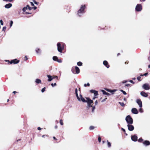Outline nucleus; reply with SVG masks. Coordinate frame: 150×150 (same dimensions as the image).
<instances>
[{"label": "nucleus", "mask_w": 150, "mask_h": 150, "mask_svg": "<svg viewBox=\"0 0 150 150\" xmlns=\"http://www.w3.org/2000/svg\"><path fill=\"white\" fill-rule=\"evenodd\" d=\"M86 102H84L87 103V108L89 109L91 107H92V112H93L94 111V110L96 108L95 106H92V105L93 104V101L89 98H86Z\"/></svg>", "instance_id": "1"}, {"label": "nucleus", "mask_w": 150, "mask_h": 150, "mask_svg": "<svg viewBox=\"0 0 150 150\" xmlns=\"http://www.w3.org/2000/svg\"><path fill=\"white\" fill-rule=\"evenodd\" d=\"M125 120L128 124H132L133 123V120L130 115H128L126 117Z\"/></svg>", "instance_id": "2"}, {"label": "nucleus", "mask_w": 150, "mask_h": 150, "mask_svg": "<svg viewBox=\"0 0 150 150\" xmlns=\"http://www.w3.org/2000/svg\"><path fill=\"white\" fill-rule=\"evenodd\" d=\"M57 46L58 51L60 52H62L64 48V44H62L61 45L60 43H58L57 44Z\"/></svg>", "instance_id": "3"}, {"label": "nucleus", "mask_w": 150, "mask_h": 150, "mask_svg": "<svg viewBox=\"0 0 150 150\" xmlns=\"http://www.w3.org/2000/svg\"><path fill=\"white\" fill-rule=\"evenodd\" d=\"M85 8V6H82L80 9L78 10V14L79 16H80L81 14L83 13V11Z\"/></svg>", "instance_id": "4"}, {"label": "nucleus", "mask_w": 150, "mask_h": 150, "mask_svg": "<svg viewBox=\"0 0 150 150\" xmlns=\"http://www.w3.org/2000/svg\"><path fill=\"white\" fill-rule=\"evenodd\" d=\"M74 69L75 70V71H76V73L77 74H78L79 73L80 70H79V68L78 67L76 66L75 67V68L74 67H73L72 68V71L73 72V73H74V74L75 73L74 71Z\"/></svg>", "instance_id": "5"}, {"label": "nucleus", "mask_w": 150, "mask_h": 150, "mask_svg": "<svg viewBox=\"0 0 150 150\" xmlns=\"http://www.w3.org/2000/svg\"><path fill=\"white\" fill-rule=\"evenodd\" d=\"M143 88L146 90H149L150 89V87L148 84L145 83L142 86Z\"/></svg>", "instance_id": "6"}, {"label": "nucleus", "mask_w": 150, "mask_h": 150, "mask_svg": "<svg viewBox=\"0 0 150 150\" xmlns=\"http://www.w3.org/2000/svg\"><path fill=\"white\" fill-rule=\"evenodd\" d=\"M136 10L137 11H140L142 10V6L141 4H137L136 7Z\"/></svg>", "instance_id": "7"}, {"label": "nucleus", "mask_w": 150, "mask_h": 150, "mask_svg": "<svg viewBox=\"0 0 150 150\" xmlns=\"http://www.w3.org/2000/svg\"><path fill=\"white\" fill-rule=\"evenodd\" d=\"M127 127L128 130L130 131H132L134 129V127L131 124H128Z\"/></svg>", "instance_id": "8"}, {"label": "nucleus", "mask_w": 150, "mask_h": 150, "mask_svg": "<svg viewBox=\"0 0 150 150\" xmlns=\"http://www.w3.org/2000/svg\"><path fill=\"white\" fill-rule=\"evenodd\" d=\"M136 102L139 105V107L140 108H141L142 106V102L141 100L139 99H137L136 100Z\"/></svg>", "instance_id": "9"}, {"label": "nucleus", "mask_w": 150, "mask_h": 150, "mask_svg": "<svg viewBox=\"0 0 150 150\" xmlns=\"http://www.w3.org/2000/svg\"><path fill=\"white\" fill-rule=\"evenodd\" d=\"M132 112L134 114H137L138 113V111L137 109L135 108H134L132 109Z\"/></svg>", "instance_id": "10"}, {"label": "nucleus", "mask_w": 150, "mask_h": 150, "mask_svg": "<svg viewBox=\"0 0 150 150\" xmlns=\"http://www.w3.org/2000/svg\"><path fill=\"white\" fill-rule=\"evenodd\" d=\"M90 92L91 93H93L95 96H96L98 95V92L97 91L94 90H91L90 91Z\"/></svg>", "instance_id": "11"}, {"label": "nucleus", "mask_w": 150, "mask_h": 150, "mask_svg": "<svg viewBox=\"0 0 150 150\" xmlns=\"http://www.w3.org/2000/svg\"><path fill=\"white\" fill-rule=\"evenodd\" d=\"M131 139L133 141L136 142L137 140V137L135 135L132 136H131Z\"/></svg>", "instance_id": "12"}, {"label": "nucleus", "mask_w": 150, "mask_h": 150, "mask_svg": "<svg viewBox=\"0 0 150 150\" xmlns=\"http://www.w3.org/2000/svg\"><path fill=\"white\" fill-rule=\"evenodd\" d=\"M19 62L18 60H17L16 59H15L14 60H11L10 62V64H11L13 63L14 64H17Z\"/></svg>", "instance_id": "13"}, {"label": "nucleus", "mask_w": 150, "mask_h": 150, "mask_svg": "<svg viewBox=\"0 0 150 150\" xmlns=\"http://www.w3.org/2000/svg\"><path fill=\"white\" fill-rule=\"evenodd\" d=\"M28 9L29 10L31 9V8L28 5H27L26 7H24L23 9V10L24 12L27 9Z\"/></svg>", "instance_id": "14"}, {"label": "nucleus", "mask_w": 150, "mask_h": 150, "mask_svg": "<svg viewBox=\"0 0 150 150\" xmlns=\"http://www.w3.org/2000/svg\"><path fill=\"white\" fill-rule=\"evenodd\" d=\"M140 94L142 96L144 97H147L148 96L147 94L143 91L141 92Z\"/></svg>", "instance_id": "15"}, {"label": "nucleus", "mask_w": 150, "mask_h": 150, "mask_svg": "<svg viewBox=\"0 0 150 150\" xmlns=\"http://www.w3.org/2000/svg\"><path fill=\"white\" fill-rule=\"evenodd\" d=\"M12 6V4L11 3H9L6 4L5 6V7L6 8H9Z\"/></svg>", "instance_id": "16"}, {"label": "nucleus", "mask_w": 150, "mask_h": 150, "mask_svg": "<svg viewBox=\"0 0 150 150\" xmlns=\"http://www.w3.org/2000/svg\"><path fill=\"white\" fill-rule=\"evenodd\" d=\"M103 64L105 65L107 68H109V66L108 65V62L106 61H104L103 62Z\"/></svg>", "instance_id": "17"}, {"label": "nucleus", "mask_w": 150, "mask_h": 150, "mask_svg": "<svg viewBox=\"0 0 150 150\" xmlns=\"http://www.w3.org/2000/svg\"><path fill=\"white\" fill-rule=\"evenodd\" d=\"M79 96L80 98V101H81L83 102H86V100H85L83 98L81 95H80Z\"/></svg>", "instance_id": "18"}, {"label": "nucleus", "mask_w": 150, "mask_h": 150, "mask_svg": "<svg viewBox=\"0 0 150 150\" xmlns=\"http://www.w3.org/2000/svg\"><path fill=\"white\" fill-rule=\"evenodd\" d=\"M75 93H76V97H77V98L78 99V100L79 101H80V98L79 97L78 95V93H77V92H78V90H77V88H76L75 89Z\"/></svg>", "instance_id": "19"}, {"label": "nucleus", "mask_w": 150, "mask_h": 150, "mask_svg": "<svg viewBox=\"0 0 150 150\" xmlns=\"http://www.w3.org/2000/svg\"><path fill=\"white\" fill-rule=\"evenodd\" d=\"M47 76L48 78V81H51L53 79V78H52V76L50 75H47Z\"/></svg>", "instance_id": "20"}, {"label": "nucleus", "mask_w": 150, "mask_h": 150, "mask_svg": "<svg viewBox=\"0 0 150 150\" xmlns=\"http://www.w3.org/2000/svg\"><path fill=\"white\" fill-rule=\"evenodd\" d=\"M105 90L107 91H108L110 93H113L115 92L116 91V90L115 89L111 90L107 88L105 89Z\"/></svg>", "instance_id": "21"}, {"label": "nucleus", "mask_w": 150, "mask_h": 150, "mask_svg": "<svg viewBox=\"0 0 150 150\" xmlns=\"http://www.w3.org/2000/svg\"><path fill=\"white\" fill-rule=\"evenodd\" d=\"M101 91L102 92L103 94L106 95L107 96H109L110 95V93L106 92L104 90H102Z\"/></svg>", "instance_id": "22"}, {"label": "nucleus", "mask_w": 150, "mask_h": 150, "mask_svg": "<svg viewBox=\"0 0 150 150\" xmlns=\"http://www.w3.org/2000/svg\"><path fill=\"white\" fill-rule=\"evenodd\" d=\"M143 144L146 145H148L150 144L149 141H145L143 142Z\"/></svg>", "instance_id": "23"}, {"label": "nucleus", "mask_w": 150, "mask_h": 150, "mask_svg": "<svg viewBox=\"0 0 150 150\" xmlns=\"http://www.w3.org/2000/svg\"><path fill=\"white\" fill-rule=\"evenodd\" d=\"M41 80L38 79H36L35 80V82L37 83H39L41 82Z\"/></svg>", "instance_id": "24"}, {"label": "nucleus", "mask_w": 150, "mask_h": 150, "mask_svg": "<svg viewBox=\"0 0 150 150\" xmlns=\"http://www.w3.org/2000/svg\"><path fill=\"white\" fill-rule=\"evenodd\" d=\"M58 59V57L57 56H54L53 57V60L55 61H57Z\"/></svg>", "instance_id": "25"}, {"label": "nucleus", "mask_w": 150, "mask_h": 150, "mask_svg": "<svg viewBox=\"0 0 150 150\" xmlns=\"http://www.w3.org/2000/svg\"><path fill=\"white\" fill-rule=\"evenodd\" d=\"M77 64L78 66H81L82 65V63L81 62H79L77 63Z\"/></svg>", "instance_id": "26"}, {"label": "nucleus", "mask_w": 150, "mask_h": 150, "mask_svg": "<svg viewBox=\"0 0 150 150\" xmlns=\"http://www.w3.org/2000/svg\"><path fill=\"white\" fill-rule=\"evenodd\" d=\"M95 128V127L93 126H91L89 127V129L91 130H93Z\"/></svg>", "instance_id": "27"}, {"label": "nucleus", "mask_w": 150, "mask_h": 150, "mask_svg": "<svg viewBox=\"0 0 150 150\" xmlns=\"http://www.w3.org/2000/svg\"><path fill=\"white\" fill-rule=\"evenodd\" d=\"M36 51L37 53H40L41 52L40 50L39 49H36Z\"/></svg>", "instance_id": "28"}, {"label": "nucleus", "mask_w": 150, "mask_h": 150, "mask_svg": "<svg viewBox=\"0 0 150 150\" xmlns=\"http://www.w3.org/2000/svg\"><path fill=\"white\" fill-rule=\"evenodd\" d=\"M108 142V147H110L111 146L110 143L109 142L108 140L107 141Z\"/></svg>", "instance_id": "29"}, {"label": "nucleus", "mask_w": 150, "mask_h": 150, "mask_svg": "<svg viewBox=\"0 0 150 150\" xmlns=\"http://www.w3.org/2000/svg\"><path fill=\"white\" fill-rule=\"evenodd\" d=\"M119 103L122 106H123L125 105V104L123 103L119 102Z\"/></svg>", "instance_id": "30"}, {"label": "nucleus", "mask_w": 150, "mask_h": 150, "mask_svg": "<svg viewBox=\"0 0 150 150\" xmlns=\"http://www.w3.org/2000/svg\"><path fill=\"white\" fill-rule=\"evenodd\" d=\"M120 91L121 92H122L124 95L126 94V92L125 91H123V90H120Z\"/></svg>", "instance_id": "31"}, {"label": "nucleus", "mask_w": 150, "mask_h": 150, "mask_svg": "<svg viewBox=\"0 0 150 150\" xmlns=\"http://www.w3.org/2000/svg\"><path fill=\"white\" fill-rule=\"evenodd\" d=\"M139 111L140 112H141V113H142L143 112V110L141 108H140L139 110Z\"/></svg>", "instance_id": "32"}, {"label": "nucleus", "mask_w": 150, "mask_h": 150, "mask_svg": "<svg viewBox=\"0 0 150 150\" xmlns=\"http://www.w3.org/2000/svg\"><path fill=\"white\" fill-rule=\"evenodd\" d=\"M59 63H61L62 62V61L61 59H58L57 60V61Z\"/></svg>", "instance_id": "33"}, {"label": "nucleus", "mask_w": 150, "mask_h": 150, "mask_svg": "<svg viewBox=\"0 0 150 150\" xmlns=\"http://www.w3.org/2000/svg\"><path fill=\"white\" fill-rule=\"evenodd\" d=\"M60 123L62 125H63V123L62 122V120H60L59 121Z\"/></svg>", "instance_id": "34"}, {"label": "nucleus", "mask_w": 150, "mask_h": 150, "mask_svg": "<svg viewBox=\"0 0 150 150\" xmlns=\"http://www.w3.org/2000/svg\"><path fill=\"white\" fill-rule=\"evenodd\" d=\"M87 86H90V84H89V83H88L87 84H84V86L85 87H86Z\"/></svg>", "instance_id": "35"}, {"label": "nucleus", "mask_w": 150, "mask_h": 150, "mask_svg": "<svg viewBox=\"0 0 150 150\" xmlns=\"http://www.w3.org/2000/svg\"><path fill=\"white\" fill-rule=\"evenodd\" d=\"M45 87L42 88L41 90V91L42 92H44L45 91Z\"/></svg>", "instance_id": "36"}, {"label": "nucleus", "mask_w": 150, "mask_h": 150, "mask_svg": "<svg viewBox=\"0 0 150 150\" xmlns=\"http://www.w3.org/2000/svg\"><path fill=\"white\" fill-rule=\"evenodd\" d=\"M107 99V98H104V99H103L101 101V102L103 103V102L105 101H106V100Z\"/></svg>", "instance_id": "37"}, {"label": "nucleus", "mask_w": 150, "mask_h": 150, "mask_svg": "<svg viewBox=\"0 0 150 150\" xmlns=\"http://www.w3.org/2000/svg\"><path fill=\"white\" fill-rule=\"evenodd\" d=\"M13 24V22L12 21H11L10 22V27H11L12 26Z\"/></svg>", "instance_id": "38"}, {"label": "nucleus", "mask_w": 150, "mask_h": 150, "mask_svg": "<svg viewBox=\"0 0 150 150\" xmlns=\"http://www.w3.org/2000/svg\"><path fill=\"white\" fill-rule=\"evenodd\" d=\"M143 141V139L142 138H140L138 140V141L139 142H142Z\"/></svg>", "instance_id": "39"}, {"label": "nucleus", "mask_w": 150, "mask_h": 150, "mask_svg": "<svg viewBox=\"0 0 150 150\" xmlns=\"http://www.w3.org/2000/svg\"><path fill=\"white\" fill-rule=\"evenodd\" d=\"M56 83H52L51 84V85L53 87L54 86H55L56 85Z\"/></svg>", "instance_id": "40"}, {"label": "nucleus", "mask_w": 150, "mask_h": 150, "mask_svg": "<svg viewBox=\"0 0 150 150\" xmlns=\"http://www.w3.org/2000/svg\"><path fill=\"white\" fill-rule=\"evenodd\" d=\"M98 140L99 142H100L101 140V138L100 137H99L98 138Z\"/></svg>", "instance_id": "41"}, {"label": "nucleus", "mask_w": 150, "mask_h": 150, "mask_svg": "<svg viewBox=\"0 0 150 150\" xmlns=\"http://www.w3.org/2000/svg\"><path fill=\"white\" fill-rule=\"evenodd\" d=\"M6 27H4L3 28L2 30L3 31H5L6 30Z\"/></svg>", "instance_id": "42"}, {"label": "nucleus", "mask_w": 150, "mask_h": 150, "mask_svg": "<svg viewBox=\"0 0 150 150\" xmlns=\"http://www.w3.org/2000/svg\"><path fill=\"white\" fill-rule=\"evenodd\" d=\"M0 22L1 24L2 25H3V21L2 20H1L0 21Z\"/></svg>", "instance_id": "43"}, {"label": "nucleus", "mask_w": 150, "mask_h": 150, "mask_svg": "<svg viewBox=\"0 0 150 150\" xmlns=\"http://www.w3.org/2000/svg\"><path fill=\"white\" fill-rule=\"evenodd\" d=\"M98 101H97V100H96L95 101V105H97V104H98Z\"/></svg>", "instance_id": "44"}, {"label": "nucleus", "mask_w": 150, "mask_h": 150, "mask_svg": "<svg viewBox=\"0 0 150 150\" xmlns=\"http://www.w3.org/2000/svg\"><path fill=\"white\" fill-rule=\"evenodd\" d=\"M127 82V81L125 80V81H122V83H126Z\"/></svg>", "instance_id": "45"}, {"label": "nucleus", "mask_w": 150, "mask_h": 150, "mask_svg": "<svg viewBox=\"0 0 150 150\" xmlns=\"http://www.w3.org/2000/svg\"><path fill=\"white\" fill-rule=\"evenodd\" d=\"M34 3L36 4H38V3L36 1H35L34 0Z\"/></svg>", "instance_id": "46"}, {"label": "nucleus", "mask_w": 150, "mask_h": 150, "mask_svg": "<svg viewBox=\"0 0 150 150\" xmlns=\"http://www.w3.org/2000/svg\"><path fill=\"white\" fill-rule=\"evenodd\" d=\"M4 1H8L9 2H11L13 1V0H3Z\"/></svg>", "instance_id": "47"}, {"label": "nucleus", "mask_w": 150, "mask_h": 150, "mask_svg": "<svg viewBox=\"0 0 150 150\" xmlns=\"http://www.w3.org/2000/svg\"><path fill=\"white\" fill-rule=\"evenodd\" d=\"M140 78H141V77H138L137 78V79L139 80V81H141V79H140Z\"/></svg>", "instance_id": "48"}, {"label": "nucleus", "mask_w": 150, "mask_h": 150, "mask_svg": "<svg viewBox=\"0 0 150 150\" xmlns=\"http://www.w3.org/2000/svg\"><path fill=\"white\" fill-rule=\"evenodd\" d=\"M97 97H96V96H94V97L92 99L95 100L96 99V98Z\"/></svg>", "instance_id": "49"}, {"label": "nucleus", "mask_w": 150, "mask_h": 150, "mask_svg": "<svg viewBox=\"0 0 150 150\" xmlns=\"http://www.w3.org/2000/svg\"><path fill=\"white\" fill-rule=\"evenodd\" d=\"M130 86L129 84H126L125 85V86Z\"/></svg>", "instance_id": "50"}, {"label": "nucleus", "mask_w": 150, "mask_h": 150, "mask_svg": "<svg viewBox=\"0 0 150 150\" xmlns=\"http://www.w3.org/2000/svg\"><path fill=\"white\" fill-rule=\"evenodd\" d=\"M129 81L131 82V83H134V82H133V81L132 80H130Z\"/></svg>", "instance_id": "51"}, {"label": "nucleus", "mask_w": 150, "mask_h": 150, "mask_svg": "<svg viewBox=\"0 0 150 150\" xmlns=\"http://www.w3.org/2000/svg\"><path fill=\"white\" fill-rule=\"evenodd\" d=\"M52 78H57V77L56 76H53V77H52Z\"/></svg>", "instance_id": "52"}, {"label": "nucleus", "mask_w": 150, "mask_h": 150, "mask_svg": "<svg viewBox=\"0 0 150 150\" xmlns=\"http://www.w3.org/2000/svg\"><path fill=\"white\" fill-rule=\"evenodd\" d=\"M30 3H31V5L32 6H34V4H33V2H31Z\"/></svg>", "instance_id": "53"}, {"label": "nucleus", "mask_w": 150, "mask_h": 150, "mask_svg": "<svg viewBox=\"0 0 150 150\" xmlns=\"http://www.w3.org/2000/svg\"><path fill=\"white\" fill-rule=\"evenodd\" d=\"M38 130H40L41 129V128L40 127H38Z\"/></svg>", "instance_id": "54"}, {"label": "nucleus", "mask_w": 150, "mask_h": 150, "mask_svg": "<svg viewBox=\"0 0 150 150\" xmlns=\"http://www.w3.org/2000/svg\"><path fill=\"white\" fill-rule=\"evenodd\" d=\"M147 74H148V73H145V74H144V76H146V75H147Z\"/></svg>", "instance_id": "55"}, {"label": "nucleus", "mask_w": 150, "mask_h": 150, "mask_svg": "<svg viewBox=\"0 0 150 150\" xmlns=\"http://www.w3.org/2000/svg\"><path fill=\"white\" fill-rule=\"evenodd\" d=\"M122 129L123 130V131L124 132H125V129H124L123 128H122Z\"/></svg>", "instance_id": "56"}, {"label": "nucleus", "mask_w": 150, "mask_h": 150, "mask_svg": "<svg viewBox=\"0 0 150 150\" xmlns=\"http://www.w3.org/2000/svg\"><path fill=\"white\" fill-rule=\"evenodd\" d=\"M34 10H35L37 8V7H34Z\"/></svg>", "instance_id": "57"}, {"label": "nucleus", "mask_w": 150, "mask_h": 150, "mask_svg": "<svg viewBox=\"0 0 150 150\" xmlns=\"http://www.w3.org/2000/svg\"><path fill=\"white\" fill-rule=\"evenodd\" d=\"M16 92V91H14L13 92V93L15 94Z\"/></svg>", "instance_id": "58"}, {"label": "nucleus", "mask_w": 150, "mask_h": 150, "mask_svg": "<svg viewBox=\"0 0 150 150\" xmlns=\"http://www.w3.org/2000/svg\"><path fill=\"white\" fill-rule=\"evenodd\" d=\"M25 58H26V60H27L28 59V58H27V57L26 56H25Z\"/></svg>", "instance_id": "59"}, {"label": "nucleus", "mask_w": 150, "mask_h": 150, "mask_svg": "<svg viewBox=\"0 0 150 150\" xmlns=\"http://www.w3.org/2000/svg\"><path fill=\"white\" fill-rule=\"evenodd\" d=\"M124 100L125 101H126V98H124Z\"/></svg>", "instance_id": "60"}, {"label": "nucleus", "mask_w": 150, "mask_h": 150, "mask_svg": "<svg viewBox=\"0 0 150 150\" xmlns=\"http://www.w3.org/2000/svg\"><path fill=\"white\" fill-rule=\"evenodd\" d=\"M102 142H103V144H104L105 143V141H103Z\"/></svg>", "instance_id": "61"}, {"label": "nucleus", "mask_w": 150, "mask_h": 150, "mask_svg": "<svg viewBox=\"0 0 150 150\" xmlns=\"http://www.w3.org/2000/svg\"><path fill=\"white\" fill-rule=\"evenodd\" d=\"M148 59L150 61V57L148 58Z\"/></svg>", "instance_id": "62"}, {"label": "nucleus", "mask_w": 150, "mask_h": 150, "mask_svg": "<svg viewBox=\"0 0 150 150\" xmlns=\"http://www.w3.org/2000/svg\"><path fill=\"white\" fill-rule=\"evenodd\" d=\"M53 138L54 139H55V137H54Z\"/></svg>", "instance_id": "63"}, {"label": "nucleus", "mask_w": 150, "mask_h": 150, "mask_svg": "<svg viewBox=\"0 0 150 150\" xmlns=\"http://www.w3.org/2000/svg\"><path fill=\"white\" fill-rule=\"evenodd\" d=\"M148 67L149 68H150V65H149Z\"/></svg>", "instance_id": "64"}]
</instances>
